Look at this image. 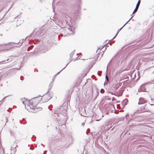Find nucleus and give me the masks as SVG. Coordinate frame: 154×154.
<instances>
[{
    "label": "nucleus",
    "instance_id": "nucleus-39",
    "mask_svg": "<svg viewBox=\"0 0 154 154\" xmlns=\"http://www.w3.org/2000/svg\"><path fill=\"white\" fill-rule=\"evenodd\" d=\"M133 14H133V13L132 14H131L132 16H134V15H133Z\"/></svg>",
    "mask_w": 154,
    "mask_h": 154
},
{
    "label": "nucleus",
    "instance_id": "nucleus-2",
    "mask_svg": "<svg viewBox=\"0 0 154 154\" xmlns=\"http://www.w3.org/2000/svg\"><path fill=\"white\" fill-rule=\"evenodd\" d=\"M146 103L145 101L144 100V99L142 98H139V102L138 103V104L139 105L140 104H143V109H142L140 110V112H145L146 111V109L144 107V106H145V105L143 104L144 103Z\"/></svg>",
    "mask_w": 154,
    "mask_h": 154
},
{
    "label": "nucleus",
    "instance_id": "nucleus-24",
    "mask_svg": "<svg viewBox=\"0 0 154 154\" xmlns=\"http://www.w3.org/2000/svg\"><path fill=\"white\" fill-rule=\"evenodd\" d=\"M111 94L112 95H113V94H115V95H116L117 94H116V92H115L114 93H113V92H110Z\"/></svg>",
    "mask_w": 154,
    "mask_h": 154
},
{
    "label": "nucleus",
    "instance_id": "nucleus-38",
    "mask_svg": "<svg viewBox=\"0 0 154 154\" xmlns=\"http://www.w3.org/2000/svg\"><path fill=\"white\" fill-rule=\"evenodd\" d=\"M151 100L152 101V100H154L153 99H152L151 98Z\"/></svg>",
    "mask_w": 154,
    "mask_h": 154
},
{
    "label": "nucleus",
    "instance_id": "nucleus-5",
    "mask_svg": "<svg viewBox=\"0 0 154 154\" xmlns=\"http://www.w3.org/2000/svg\"><path fill=\"white\" fill-rule=\"evenodd\" d=\"M144 85H142L138 90L139 92H146V89L144 86Z\"/></svg>",
    "mask_w": 154,
    "mask_h": 154
},
{
    "label": "nucleus",
    "instance_id": "nucleus-40",
    "mask_svg": "<svg viewBox=\"0 0 154 154\" xmlns=\"http://www.w3.org/2000/svg\"><path fill=\"white\" fill-rule=\"evenodd\" d=\"M80 56H78V57H77V59Z\"/></svg>",
    "mask_w": 154,
    "mask_h": 154
},
{
    "label": "nucleus",
    "instance_id": "nucleus-32",
    "mask_svg": "<svg viewBox=\"0 0 154 154\" xmlns=\"http://www.w3.org/2000/svg\"><path fill=\"white\" fill-rule=\"evenodd\" d=\"M97 74H98V75H99V76H101V75H100L99 73H98Z\"/></svg>",
    "mask_w": 154,
    "mask_h": 154
},
{
    "label": "nucleus",
    "instance_id": "nucleus-48",
    "mask_svg": "<svg viewBox=\"0 0 154 154\" xmlns=\"http://www.w3.org/2000/svg\"><path fill=\"white\" fill-rule=\"evenodd\" d=\"M24 118L23 119V120H24Z\"/></svg>",
    "mask_w": 154,
    "mask_h": 154
},
{
    "label": "nucleus",
    "instance_id": "nucleus-43",
    "mask_svg": "<svg viewBox=\"0 0 154 154\" xmlns=\"http://www.w3.org/2000/svg\"><path fill=\"white\" fill-rule=\"evenodd\" d=\"M96 121H99V120H98V119H97V120H96Z\"/></svg>",
    "mask_w": 154,
    "mask_h": 154
},
{
    "label": "nucleus",
    "instance_id": "nucleus-11",
    "mask_svg": "<svg viewBox=\"0 0 154 154\" xmlns=\"http://www.w3.org/2000/svg\"><path fill=\"white\" fill-rule=\"evenodd\" d=\"M43 46H42L39 48V50L42 52H45L48 50L47 48H43Z\"/></svg>",
    "mask_w": 154,
    "mask_h": 154
},
{
    "label": "nucleus",
    "instance_id": "nucleus-25",
    "mask_svg": "<svg viewBox=\"0 0 154 154\" xmlns=\"http://www.w3.org/2000/svg\"><path fill=\"white\" fill-rule=\"evenodd\" d=\"M63 107H65V109H66V108H67V106H64V107H63V106H61V107H60V109H62Z\"/></svg>",
    "mask_w": 154,
    "mask_h": 154
},
{
    "label": "nucleus",
    "instance_id": "nucleus-53",
    "mask_svg": "<svg viewBox=\"0 0 154 154\" xmlns=\"http://www.w3.org/2000/svg\"><path fill=\"white\" fill-rule=\"evenodd\" d=\"M10 57L11 58L12 57V56H10Z\"/></svg>",
    "mask_w": 154,
    "mask_h": 154
},
{
    "label": "nucleus",
    "instance_id": "nucleus-28",
    "mask_svg": "<svg viewBox=\"0 0 154 154\" xmlns=\"http://www.w3.org/2000/svg\"><path fill=\"white\" fill-rule=\"evenodd\" d=\"M5 119L6 120V122L7 123V122L8 121V119H7V117L6 118H5Z\"/></svg>",
    "mask_w": 154,
    "mask_h": 154
},
{
    "label": "nucleus",
    "instance_id": "nucleus-50",
    "mask_svg": "<svg viewBox=\"0 0 154 154\" xmlns=\"http://www.w3.org/2000/svg\"><path fill=\"white\" fill-rule=\"evenodd\" d=\"M116 90H117V87H116Z\"/></svg>",
    "mask_w": 154,
    "mask_h": 154
},
{
    "label": "nucleus",
    "instance_id": "nucleus-49",
    "mask_svg": "<svg viewBox=\"0 0 154 154\" xmlns=\"http://www.w3.org/2000/svg\"><path fill=\"white\" fill-rule=\"evenodd\" d=\"M47 151H45V152H46Z\"/></svg>",
    "mask_w": 154,
    "mask_h": 154
},
{
    "label": "nucleus",
    "instance_id": "nucleus-8",
    "mask_svg": "<svg viewBox=\"0 0 154 154\" xmlns=\"http://www.w3.org/2000/svg\"><path fill=\"white\" fill-rule=\"evenodd\" d=\"M128 102V100L127 99H125L122 102V104L123 106H125L127 105V103Z\"/></svg>",
    "mask_w": 154,
    "mask_h": 154
},
{
    "label": "nucleus",
    "instance_id": "nucleus-54",
    "mask_svg": "<svg viewBox=\"0 0 154 154\" xmlns=\"http://www.w3.org/2000/svg\"><path fill=\"white\" fill-rule=\"evenodd\" d=\"M80 57H81V56H80V57L79 58H80Z\"/></svg>",
    "mask_w": 154,
    "mask_h": 154
},
{
    "label": "nucleus",
    "instance_id": "nucleus-21",
    "mask_svg": "<svg viewBox=\"0 0 154 154\" xmlns=\"http://www.w3.org/2000/svg\"><path fill=\"white\" fill-rule=\"evenodd\" d=\"M6 98L5 97H4L2 100L0 101V105L2 103V102L3 101V100H4L3 99H4V98Z\"/></svg>",
    "mask_w": 154,
    "mask_h": 154
},
{
    "label": "nucleus",
    "instance_id": "nucleus-4",
    "mask_svg": "<svg viewBox=\"0 0 154 154\" xmlns=\"http://www.w3.org/2000/svg\"><path fill=\"white\" fill-rule=\"evenodd\" d=\"M140 0H139V1L138 2L137 4L136 8L134 10V11L133 12V14L134 13L136 12L138 10L139 7V6L140 5Z\"/></svg>",
    "mask_w": 154,
    "mask_h": 154
},
{
    "label": "nucleus",
    "instance_id": "nucleus-3",
    "mask_svg": "<svg viewBox=\"0 0 154 154\" xmlns=\"http://www.w3.org/2000/svg\"><path fill=\"white\" fill-rule=\"evenodd\" d=\"M41 96H37L36 97H35L33 98H32L31 100H30V101H32V103H31V106H30V108L31 109H33L34 110H35L36 109H38V108H35V107L37 106V105L38 104V102H33V100H32L33 99H34L35 98H37L38 97H41Z\"/></svg>",
    "mask_w": 154,
    "mask_h": 154
},
{
    "label": "nucleus",
    "instance_id": "nucleus-34",
    "mask_svg": "<svg viewBox=\"0 0 154 154\" xmlns=\"http://www.w3.org/2000/svg\"><path fill=\"white\" fill-rule=\"evenodd\" d=\"M20 46H21L22 45V42H21V44H20Z\"/></svg>",
    "mask_w": 154,
    "mask_h": 154
},
{
    "label": "nucleus",
    "instance_id": "nucleus-46",
    "mask_svg": "<svg viewBox=\"0 0 154 154\" xmlns=\"http://www.w3.org/2000/svg\"><path fill=\"white\" fill-rule=\"evenodd\" d=\"M103 48H104V46H103V47L102 48V49Z\"/></svg>",
    "mask_w": 154,
    "mask_h": 154
},
{
    "label": "nucleus",
    "instance_id": "nucleus-20",
    "mask_svg": "<svg viewBox=\"0 0 154 154\" xmlns=\"http://www.w3.org/2000/svg\"><path fill=\"white\" fill-rule=\"evenodd\" d=\"M133 17V16H132L129 19V20L124 25L122 26L123 27L125 26V25L129 22V21L131 19V18Z\"/></svg>",
    "mask_w": 154,
    "mask_h": 154
},
{
    "label": "nucleus",
    "instance_id": "nucleus-52",
    "mask_svg": "<svg viewBox=\"0 0 154 154\" xmlns=\"http://www.w3.org/2000/svg\"><path fill=\"white\" fill-rule=\"evenodd\" d=\"M80 57H81V56H80V57L79 58H80Z\"/></svg>",
    "mask_w": 154,
    "mask_h": 154
},
{
    "label": "nucleus",
    "instance_id": "nucleus-31",
    "mask_svg": "<svg viewBox=\"0 0 154 154\" xmlns=\"http://www.w3.org/2000/svg\"><path fill=\"white\" fill-rule=\"evenodd\" d=\"M55 77H54V78L52 79V81H54V80Z\"/></svg>",
    "mask_w": 154,
    "mask_h": 154
},
{
    "label": "nucleus",
    "instance_id": "nucleus-35",
    "mask_svg": "<svg viewBox=\"0 0 154 154\" xmlns=\"http://www.w3.org/2000/svg\"><path fill=\"white\" fill-rule=\"evenodd\" d=\"M23 103V104H24L25 105V104L24 103L23 101H22Z\"/></svg>",
    "mask_w": 154,
    "mask_h": 154
},
{
    "label": "nucleus",
    "instance_id": "nucleus-12",
    "mask_svg": "<svg viewBox=\"0 0 154 154\" xmlns=\"http://www.w3.org/2000/svg\"><path fill=\"white\" fill-rule=\"evenodd\" d=\"M75 50H74L72 52L69 54L70 56V61L68 63H69L72 60V56L74 55V51Z\"/></svg>",
    "mask_w": 154,
    "mask_h": 154
},
{
    "label": "nucleus",
    "instance_id": "nucleus-1",
    "mask_svg": "<svg viewBox=\"0 0 154 154\" xmlns=\"http://www.w3.org/2000/svg\"><path fill=\"white\" fill-rule=\"evenodd\" d=\"M13 43V42H8L0 45V51L9 50L14 47L12 45Z\"/></svg>",
    "mask_w": 154,
    "mask_h": 154
},
{
    "label": "nucleus",
    "instance_id": "nucleus-51",
    "mask_svg": "<svg viewBox=\"0 0 154 154\" xmlns=\"http://www.w3.org/2000/svg\"><path fill=\"white\" fill-rule=\"evenodd\" d=\"M51 97L49 99L50 100V99H51Z\"/></svg>",
    "mask_w": 154,
    "mask_h": 154
},
{
    "label": "nucleus",
    "instance_id": "nucleus-42",
    "mask_svg": "<svg viewBox=\"0 0 154 154\" xmlns=\"http://www.w3.org/2000/svg\"><path fill=\"white\" fill-rule=\"evenodd\" d=\"M30 38H30V37L29 36V39H30Z\"/></svg>",
    "mask_w": 154,
    "mask_h": 154
},
{
    "label": "nucleus",
    "instance_id": "nucleus-19",
    "mask_svg": "<svg viewBox=\"0 0 154 154\" xmlns=\"http://www.w3.org/2000/svg\"><path fill=\"white\" fill-rule=\"evenodd\" d=\"M100 92L102 93H103L104 92V90L103 89H101L100 91Z\"/></svg>",
    "mask_w": 154,
    "mask_h": 154
},
{
    "label": "nucleus",
    "instance_id": "nucleus-14",
    "mask_svg": "<svg viewBox=\"0 0 154 154\" xmlns=\"http://www.w3.org/2000/svg\"><path fill=\"white\" fill-rule=\"evenodd\" d=\"M53 86V84H52V82L49 85V88H48V90L47 92L45 94H44L43 96L44 95H45V94H48V92H49V90L50 89H51V88H52V87Z\"/></svg>",
    "mask_w": 154,
    "mask_h": 154
},
{
    "label": "nucleus",
    "instance_id": "nucleus-45",
    "mask_svg": "<svg viewBox=\"0 0 154 154\" xmlns=\"http://www.w3.org/2000/svg\"><path fill=\"white\" fill-rule=\"evenodd\" d=\"M86 134H88V133L87 131L86 132Z\"/></svg>",
    "mask_w": 154,
    "mask_h": 154
},
{
    "label": "nucleus",
    "instance_id": "nucleus-9",
    "mask_svg": "<svg viewBox=\"0 0 154 154\" xmlns=\"http://www.w3.org/2000/svg\"><path fill=\"white\" fill-rule=\"evenodd\" d=\"M12 60V59L11 58V59L9 58L8 59H7L6 60H3L2 61L0 62V64H3L4 63H7L6 61L8 62L11 61Z\"/></svg>",
    "mask_w": 154,
    "mask_h": 154
},
{
    "label": "nucleus",
    "instance_id": "nucleus-30",
    "mask_svg": "<svg viewBox=\"0 0 154 154\" xmlns=\"http://www.w3.org/2000/svg\"><path fill=\"white\" fill-rule=\"evenodd\" d=\"M97 96L99 95V92L97 91Z\"/></svg>",
    "mask_w": 154,
    "mask_h": 154
},
{
    "label": "nucleus",
    "instance_id": "nucleus-47",
    "mask_svg": "<svg viewBox=\"0 0 154 154\" xmlns=\"http://www.w3.org/2000/svg\"><path fill=\"white\" fill-rule=\"evenodd\" d=\"M106 48H105V50H104V51H105V50H106Z\"/></svg>",
    "mask_w": 154,
    "mask_h": 154
},
{
    "label": "nucleus",
    "instance_id": "nucleus-37",
    "mask_svg": "<svg viewBox=\"0 0 154 154\" xmlns=\"http://www.w3.org/2000/svg\"><path fill=\"white\" fill-rule=\"evenodd\" d=\"M150 105H151V106H153V105H154V104H150Z\"/></svg>",
    "mask_w": 154,
    "mask_h": 154
},
{
    "label": "nucleus",
    "instance_id": "nucleus-44",
    "mask_svg": "<svg viewBox=\"0 0 154 154\" xmlns=\"http://www.w3.org/2000/svg\"><path fill=\"white\" fill-rule=\"evenodd\" d=\"M84 123H82V124L83 125H84Z\"/></svg>",
    "mask_w": 154,
    "mask_h": 154
},
{
    "label": "nucleus",
    "instance_id": "nucleus-18",
    "mask_svg": "<svg viewBox=\"0 0 154 154\" xmlns=\"http://www.w3.org/2000/svg\"><path fill=\"white\" fill-rule=\"evenodd\" d=\"M20 69V67L18 69L14 68V69H11V71L13 72H15L16 71H17V70H18V69Z\"/></svg>",
    "mask_w": 154,
    "mask_h": 154
},
{
    "label": "nucleus",
    "instance_id": "nucleus-29",
    "mask_svg": "<svg viewBox=\"0 0 154 154\" xmlns=\"http://www.w3.org/2000/svg\"><path fill=\"white\" fill-rule=\"evenodd\" d=\"M34 149V148H32L31 147L30 148H29V149H31V150H33Z\"/></svg>",
    "mask_w": 154,
    "mask_h": 154
},
{
    "label": "nucleus",
    "instance_id": "nucleus-22",
    "mask_svg": "<svg viewBox=\"0 0 154 154\" xmlns=\"http://www.w3.org/2000/svg\"><path fill=\"white\" fill-rule=\"evenodd\" d=\"M106 80L108 82L109 81V79H108V77H107V75H106Z\"/></svg>",
    "mask_w": 154,
    "mask_h": 154
},
{
    "label": "nucleus",
    "instance_id": "nucleus-15",
    "mask_svg": "<svg viewBox=\"0 0 154 154\" xmlns=\"http://www.w3.org/2000/svg\"><path fill=\"white\" fill-rule=\"evenodd\" d=\"M123 28V27H122L120 29H119L118 31H117V33H116V34L115 35V36L111 40H111L113 39H114L116 37V36L117 34H118V33L120 31V30L122 29V28Z\"/></svg>",
    "mask_w": 154,
    "mask_h": 154
},
{
    "label": "nucleus",
    "instance_id": "nucleus-41",
    "mask_svg": "<svg viewBox=\"0 0 154 154\" xmlns=\"http://www.w3.org/2000/svg\"><path fill=\"white\" fill-rule=\"evenodd\" d=\"M20 123H21V124H22L21 122H20Z\"/></svg>",
    "mask_w": 154,
    "mask_h": 154
},
{
    "label": "nucleus",
    "instance_id": "nucleus-33",
    "mask_svg": "<svg viewBox=\"0 0 154 154\" xmlns=\"http://www.w3.org/2000/svg\"><path fill=\"white\" fill-rule=\"evenodd\" d=\"M39 109H40V110H41L42 109V108L41 107H40Z\"/></svg>",
    "mask_w": 154,
    "mask_h": 154
},
{
    "label": "nucleus",
    "instance_id": "nucleus-10",
    "mask_svg": "<svg viewBox=\"0 0 154 154\" xmlns=\"http://www.w3.org/2000/svg\"><path fill=\"white\" fill-rule=\"evenodd\" d=\"M17 147H18V146L17 145H16V147L15 148H14V147L13 148L12 147H11L10 149L12 151L13 149V151L11 152V153H14V154L15 153V152H16V148Z\"/></svg>",
    "mask_w": 154,
    "mask_h": 154
},
{
    "label": "nucleus",
    "instance_id": "nucleus-6",
    "mask_svg": "<svg viewBox=\"0 0 154 154\" xmlns=\"http://www.w3.org/2000/svg\"><path fill=\"white\" fill-rule=\"evenodd\" d=\"M109 106H107L105 107L104 110V113L106 115H108L109 112L111 111L110 109L109 108Z\"/></svg>",
    "mask_w": 154,
    "mask_h": 154
},
{
    "label": "nucleus",
    "instance_id": "nucleus-7",
    "mask_svg": "<svg viewBox=\"0 0 154 154\" xmlns=\"http://www.w3.org/2000/svg\"><path fill=\"white\" fill-rule=\"evenodd\" d=\"M123 92V91L122 89H119L116 92L117 95L118 96H121L122 95Z\"/></svg>",
    "mask_w": 154,
    "mask_h": 154
},
{
    "label": "nucleus",
    "instance_id": "nucleus-36",
    "mask_svg": "<svg viewBox=\"0 0 154 154\" xmlns=\"http://www.w3.org/2000/svg\"><path fill=\"white\" fill-rule=\"evenodd\" d=\"M14 44H17L18 43H14ZM19 43V42H18V43Z\"/></svg>",
    "mask_w": 154,
    "mask_h": 154
},
{
    "label": "nucleus",
    "instance_id": "nucleus-23",
    "mask_svg": "<svg viewBox=\"0 0 154 154\" xmlns=\"http://www.w3.org/2000/svg\"><path fill=\"white\" fill-rule=\"evenodd\" d=\"M65 30H67V31L68 30H70L69 29V28H68L65 27Z\"/></svg>",
    "mask_w": 154,
    "mask_h": 154
},
{
    "label": "nucleus",
    "instance_id": "nucleus-16",
    "mask_svg": "<svg viewBox=\"0 0 154 154\" xmlns=\"http://www.w3.org/2000/svg\"><path fill=\"white\" fill-rule=\"evenodd\" d=\"M68 64V63H67L66 64V66L64 68H63L60 71L58 72L57 73H56V74L54 76V77H55L56 75H57L58 74H59L60 72L62 71L66 67V66H67V65Z\"/></svg>",
    "mask_w": 154,
    "mask_h": 154
},
{
    "label": "nucleus",
    "instance_id": "nucleus-17",
    "mask_svg": "<svg viewBox=\"0 0 154 154\" xmlns=\"http://www.w3.org/2000/svg\"><path fill=\"white\" fill-rule=\"evenodd\" d=\"M33 47V45H32L31 46L29 47L27 49V51H29L30 49H32Z\"/></svg>",
    "mask_w": 154,
    "mask_h": 154
},
{
    "label": "nucleus",
    "instance_id": "nucleus-27",
    "mask_svg": "<svg viewBox=\"0 0 154 154\" xmlns=\"http://www.w3.org/2000/svg\"><path fill=\"white\" fill-rule=\"evenodd\" d=\"M10 133L11 135L12 136L13 135V134L12 133L11 131V130H10Z\"/></svg>",
    "mask_w": 154,
    "mask_h": 154
},
{
    "label": "nucleus",
    "instance_id": "nucleus-13",
    "mask_svg": "<svg viewBox=\"0 0 154 154\" xmlns=\"http://www.w3.org/2000/svg\"><path fill=\"white\" fill-rule=\"evenodd\" d=\"M77 2L76 3V5L77 7V8H79V5L81 4V1L80 0H76Z\"/></svg>",
    "mask_w": 154,
    "mask_h": 154
},
{
    "label": "nucleus",
    "instance_id": "nucleus-26",
    "mask_svg": "<svg viewBox=\"0 0 154 154\" xmlns=\"http://www.w3.org/2000/svg\"><path fill=\"white\" fill-rule=\"evenodd\" d=\"M23 76H21L20 77V80H23Z\"/></svg>",
    "mask_w": 154,
    "mask_h": 154
}]
</instances>
